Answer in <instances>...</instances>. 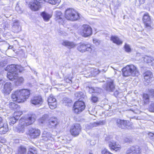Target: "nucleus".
<instances>
[{
	"label": "nucleus",
	"instance_id": "1",
	"mask_svg": "<svg viewBox=\"0 0 154 154\" xmlns=\"http://www.w3.org/2000/svg\"><path fill=\"white\" fill-rule=\"evenodd\" d=\"M30 94V91L28 90H17L13 93L11 98L14 101L18 103H22L29 98Z\"/></svg>",
	"mask_w": 154,
	"mask_h": 154
},
{
	"label": "nucleus",
	"instance_id": "2",
	"mask_svg": "<svg viewBox=\"0 0 154 154\" xmlns=\"http://www.w3.org/2000/svg\"><path fill=\"white\" fill-rule=\"evenodd\" d=\"M36 116L34 115H32L26 119L25 122L19 124L16 128V131L19 133H23L25 131V127L33 124L35 120Z\"/></svg>",
	"mask_w": 154,
	"mask_h": 154
},
{
	"label": "nucleus",
	"instance_id": "3",
	"mask_svg": "<svg viewBox=\"0 0 154 154\" xmlns=\"http://www.w3.org/2000/svg\"><path fill=\"white\" fill-rule=\"evenodd\" d=\"M65 17L67 20L75 21L79 18V14L74 9L69 8L66 10Z\"/></svg>",
	"mask_w": 154,
	"mask_h": 154
},
{
	"label": "nucleus",
	"instance_id": "4",
	"mask_svg": "<svg viewBox=\"0 0 154 154\" xmlns=\"http://www.w3.org/2000/svg\"><path fill=\"white\" fill-rule=\"evenodd\" d=\"M18 75L17 73L14 74L11 72H8L7 74V78L11 80H14V83L17 86L21 85L24 81L23 78L18 76Z\"/></svg>",
	"mask_w": 154,
	"mask_h": 154
},
{
	"label": "nucleus",
	"instance_id": "5",
	"mask_svg": "<svg viewBox=\"0 0 154 154\" xmlns=\"http://www.w3.org/2000/svg\"><path fill=\"white\" fill-rule=\"evenodd\" d=\"M116 123L117 126L119 128L123 129H131L133 126L132 123H130L129 121L120 119L116 120Z\"/></svg>",
	"mask_w": 154,
	"mask_h": 154
},
{
	"label": "nucleus",
	"instance_id": "6",
	"mask_svg": "<svg viewBox=\"0 0 154 154\" xmlns=\"http://www.w3.org/2000/svg\"><path fill=\"white\" fill-rule=\"evenodd\" d=\"M105 140L108 141L109 147L111 150L118 151L121 149V146L115 141L110 139L109 137H107Z\"/></svg>",
	"mask_w": 154,
	"mask_h": 154
},
{
	"label": "nucleus",
	"instance_id": "7",
	"mask_svg": "<svg viewBox=\"0 0 154 154\" xmlns=\"http://www.w3.org/2000/svg\"><path fill=\"white\" fill-rule=\"evenodd\" d=\"M80 33L84 37L90 36L92 34V29L91 27L88 25H83L81 27Z\"/></svg>",
	"mask_w": 154,
	"mask_h": 154
},
{
	"label": "nucleus",
	"instance_id": "8",
	"mask_svg": "<svg viewBox=\"0 0 154 154\" xmlns=\"http://www.w3.org/2000/svg\"><path fill=\"white\" fill-rule=\"evenodd\" d=\"M84 103L81 101H78L75 102L73 107L74 112L79 113L83 111L85 108Z\"/></svg>",
	"mask_w": 154,
	"mask_h": 154
},
{
	"label": "nucleus",
	"instance_id": "9",
	"mask_svg": "<svg viewBox=\"0 0 154 154\" xmlns=\"http://www.w3.org/2000/svg\"><path fill=\"white\" fill-rule=\"evenodd\" d=\"M135 69V66L133 65L127 66L122 69V75L125 77L130 76Z\"/></svg>",
	"mask_w": 154,
	"mask_h": 154
},
{
	"label": "nucleus",
	"instance_id": "10",
	"mask_svg": "<svg viewBox=\"0 0 154 154\" xmlns=\"http://www.w3.org/2000/svg\"><path fill=\"white\" fill-rule=\"evenodd\" d=\"M92 47L90 44L80 43L78 45L77 49L82 53L85 52L87 51L91 52L92 50Z\"/></svg>",
	"mask_w": 154,
	"mask_h": 154
},
{
	"label": "nucleus",
	"instance_id": "11",
	"mask_svg": "<svg viewBox=\"0 0 154 154\" xmlns=\"http://www.w3.org/2000/svg\"><path fill=\"white\" fill-rule=\"evenodd\" d=\"M143 20L146 27L148 29H152V22L150 17L147 13H146L144 15Z\"/></svg>",
	"mask_w": 154,
	"mask_h": 154
},
{
	"label": "nucleus",
	"instance_id": "12",
	"mask_svg": "<svg viewBox=\"0 0 154 154\" xmlns=\"http://www.w3.org/2000/svg\"><path fill=\"white\" fill-rule=\"evenodd\" d=\"M145 85H147L151 82L154 80L152 72L149 71H146L144 74Z\"/></svg>",
	"mask_w": 154,
	"mask_h": 154
},
{
	"label": "nucleus",
	"instance_id": "13",
	"mask_svg": "<svg viewBox=\"0 0 154 154\" xmlns=\"http://www.w3.org/2000/svg\"><path fill=\"white\" fill-rule=\"evenodd\" d=\"M2 93L6 94H9L12 90V85L10 82H6L1 88Z\"/></svg>",
	"mask_w": 154,
	"mask_h": 154
},
{
	"label": "nucleus",
	"instance_id": "14",
	"mask_svg": "<svg viewBox=\"0 0 154 154\" xmlns=\"http://www.w3.org/2000/svg\"><path fill=\"white\" fill-rule=\"evenodd\" d=\"M103 87L108 91H113L115 89L113 81L111 79H108L107 81L106 84L104 85Z\"/></svg>",
	"mask_w": 154,
	"mask_h": 154
},
{
	"label": "nucleus",
	"instance_id": "15",
	"mask_svg": "<svg viewBox=\"0 0 154 154\" xmlns=\"http://www.w3.org/2000/svg\"><path fill=\"white\" fill-rule=\"evenodd\" d=\"M81 131V126L79 124H76L72 126L70 131L71 134L75 136L78 135Z\"/></svg>",
	"mask_w": 154,
	"mask_h": 154
},
{
	"label": "nucleus",
	"instance_id": "16",
	"mask_svg": "<svg viewBox=\"0 0 154 154\" xmlns=\"http://www.w3.org/2000/svg\"><path fill=\"white\" fill-rule=\"evenodd\" d=\"M39 130L36 128H31L29 129L28 135L32 139H35L38 137L40 134Z\"/></svg>",
	"mask_w": 154,
	"mask_h": 154
},
{
	"label": "nucleus",
	"instance_id": "17",
	"mask_svg": "<svg viewBox=\"0 0 154 154\" xmlns=\"http://www.w3.org/2000/svg\"><path fill=\"white\" fill-rule=\"evenodd\" d=\"M31 103L35 106H41L43 103V100L41 96H36L32 97Z\"/></svg>",
	"mask_w": 154,
	"mask_h": 154
},
{
	"label": "nucleus",
	"instance_id": "18",
	"mask_svg": "<svg viewBox=\"0 0 154 154\" xmlns=\"http://www.w3.org/2000/svg\"><path fill=\"white\" fill-rule=\"evenodd\" d=\"M48 103L49 106L51 109H54L57 107V101L56 99L53 96L51 95L48 98Z\"/></svg>",
	"mask_w": 154,
	"mask_h": 154
},
{
	"label": "nucleus",
	"instance_id": "19",
	"mask_svg": "<svg viewBox=\"0 0 154 154\" xmlns=\"http://www.w3.org/2000/svg\"><path fill=\"white\" fill-rule=\"evenodd\" d=\"M106 121L105 120H100L94 122L90 123L89 125H86V130H89L93 128L104 125Z\"/></svg>",
	"mask_w": 154,
	"mask_h": 154
},
{
	"label": "nucleus",
	"instance_id": "20",
	"mask_svg": "<svg viewBox=\"0 0 154 154\" xmlns=\"http://www.w3.org/2000/svg\"><path fill=\"white\" fill-rule=\"evenodd\" d=\"M41 4V2L37 0H35L30 3V7L32 10L36 11L38 10L40 8Z\"/></svg>",
	"mask_w": 154,
	"mask_h": 154
},
{
	"label": "nucleus",
	"instance_id": "21",
	"mask_svg": "<svg viewBox=\"0 0 154 154\" xmlns=\"http://www.w3.org/2000/svg\"><path fill=\"white\" fill-rule=\"evenodd\" d=\"M48 125L51 128H55L59 124L58 119L55 117H52L49 120Z\"/></svg>",
	"mask_w": 154,
	"mask_h": 154
},
{
	"label": "nucleus",
	"instance_id": "22",
	"mask_svg": "<svg viewBox=\"0 0 154 154\" xmlns=\"http://www.w3.org/2000/svg\"><path fill=\"white\" fill-rule=\"evenodd\" d=\"M42 137L43 140H44L48 141L51 140L52 141V143L51 144L48 143V146H49V147L51 148V145L52 143L53 144L54 143V141H52L53 138L51 137V134L45 131L43 132L42 134Z\"/></svg>",
	"mask_w": 154,
	"mask_h": 154
},
{
	"label": "nucleus",
	"instance_id": "23",
	"mask_svg": "<svg viewBox=\"0 0 154 154\" xmlns=\"http://www.w3.org/2000/svg\"><path fill=\"white\" fill-rule=\"evenodd\" d=\"M55 20L59 23L61 24H63L64 21L63 19V15L61 12L59 11H57L56 12Z\"/></svg>",
	"mask_w": 154,
	"mask_h": 154
},
{
	"label": "nucleus",
	"instance_id": "24",
	"mask_svg": "<svg viewBox=\"0 0 154 154\" xmlns=\"http://www.w3.org/2000/svg\"><path fill=\"white\" fill-rule=\"evenodd\" d=\"M62 44L69 49L74 48L76 46V44L68 40H64L62 42Z\"/></svg>",
	"mask_w": 154,
	"mask_h": 154
},
{
	"label": "nucleus",
	"instance_id": "25",
	"mask_svg": "<svg viewBox=\"0 0 154 154\" xmlns=\"http://www.w3.org/2000/svg\"><path fill=\"white\" fill-rule=\"evenodd\" d=\"M16 65L14 64H11L7 66L5 69V70L8 71V72H11L13 73H17L16 72Z\"/></svg>",
	"mask_w": 154,
	"mask_h": 154
},
{
	"label": "nucleus",
	"instance_id": "26",
	"mask_svg": "<svg viewBox=\"0 0 154 154\" xmlns=\"http://www.w3.org/2000/svg\"><path fill=\"white\" fill-rule=\"evenodd\" d=\"M41 15L44 20L45 21H48L52 16V14H49L45 11L42 12Z\"/></svg>",
	"mask_w": 154,
	"mask_h": 154
},
{
	"label": "nucleus",
	"instance_id": "27",
	"mask_svg": "<svg viewBox=\"0 0 154 154\" xmlns=\"http://www.w3.org/2000/svg\"><path fill=\"white\" fill-rule=\"evenodd\" d=\"M8 131V125L6 123H4L0 128V134H5Z\"/></svg>",
	"mask_w": 154,
	"mask_h": 154
},
{
	"label": "nucleus",
	"instance_id": "28",
	"mask_svg": "<svg viewBox=\"0 0 154 154\" xmlns=\"http://www.w3.org/2000/svg\"><path fill=\"white\" fill-rule=\"evenodd\" d=\"M49 120L48 115L47 114H45L39 119L38 121L41 124H45Z\"/></svg>",
	"mask_w": 154,
	"mask_h": 154
},
{
	"label": "nucleus",
	"instance_id": "29",
	"mask_svg": "<svg viewBox=\"0 0 154 154\" xmlns=\"http://www.w3.org/2000/svg\"><path fill=\"white\" fill-rule=\"evenodd\" d=\"M111 40L113 43L117 45H121L122 43V41L117 36H112L111 38Z\"/></svg>",
	"mask_w": 154,
	"mask_h": 154
},
{
	"label": "nucleus",
	"instance_id": "30",
	"mask_svg": "<svg viewBox=\"0 0 154 154\" xmlns=\"http://www.w3.org/2000/svg\"><path fill=\"white\" fill-rule=\"evenodd\" d=\"M143 100L144 104L145 105L148 104L149 102V97L147 94H143Z\"/></svg>",
	"mask_w": 154,
	"mask_h": 154
},
{
	"label": "nucleus",
	"instance_id": "31",
	"mask_svg": "<svg viewBox=\"0 0 154 154\" xmlns=\"http://www.w3.org/2000/svg\"><path fill=\"white\" fill-rule=\"evenodd\" d=\"M26 149L22 146L19 147L17 154H26Z\"/></svg>",
	"mask_w": 154,
	"mask_h": 154
},
{
	"label": "nucleus",
	"instance_id": "32",
	"mask_svg": "<svg viewBox=\"0 0 154 154\" xmlns=\"http://www.w3.org/2000/svg\"><path fill=\"white\" fill-rule=\"evenodd\" d=\"M9 106L12 109H19L20 108V107L14 103H10L9 104Z\"/></svg>",
	"mask_w": 154,
	"mask_h": 154
},
{
	"label": "nucleus",
	"instance_id": "33",
	"mask_svg": "<svg viewBox=\"0 0 154 154\" xmlns=\"http://www.w3.org/2000/svg\"><path fill=\"white\" fill-rule=\"evenodd\" d=\"M44 1L52 5L59 4L61 2V0H44Z\"/></svg>",
	"mask_w": 154,
	"mask_h": 154
},
{
	"label": "nucleus",
	"instance_id": "34",
	"mask_svg": "<svg viewBox=\"0 0 154 154\" xmlns=\"http://www.w3.org/2000/svg\"><path fill=\"white\" fill-rule=\"evenodd\" d=\"M143 58L144 61L148 63H151L152 60L153 59V58L152 57L147 56H146L145 57Z\"/></svg>",
	"mask_w": 154,
	"mask_h": 154
},
{
	"label": "nucleus",
	"instance_id": "35",
	"mask_svg": "<svg viewBox=\"0 0 154 154\" xmlns=\"http://www.w3.org/2000/svg\"><path fill=\"white\" fill-rule=\"evenodd\" d=\"M126 154H135V147L132 146L128 148L126 152Z\"/></svg>",
	"mask_w": 154,
	"mask_h": 154
},
{
	"label": "nucleus",
	"instance_id": "36",
	"mask_svg": "<svg viewBox=\"0 0 154 154\" xmlns=\"http://www.w3.org/2000/svg\"><path fill=\"white\" fill-rule=\"evenodd\" d=\"M15 117L13 116L11 117L9 119V123L10 125H13L16 122L17 120L18 119L15 118Z\"/></svg>",
	"mask_w": 154,
	"mask_h": 154
},
{
	"label": "nucleus",
	"instance_id": "37",
	"mask_svg": "<svg viewBox=\"0 0 154 154\" xmlns=\"http://www.w3.org/2000/svg\"><path fill=\"white\" fill-rule=\"evenodd\" d=\"M22 114V112L21 111H16L14 113V116L18 120L20 116Z\"/></svg>",
	"mask_w": 154,
	"mask_h": 154
},
{
	"label": "nucleus",
	"instance_id": "38",
	"mask_svg": "<svg viewBox=\"0 0 154 154\" xmlns=\"http://www.w3.org/2000/svg\"><path fill=\"white\" fill-rule=\"evenodd\" d=\"M148 110L149 111L152 112L154 111V102H152L149 105Z\"/></svg>",
	"mask_w": 154,
	"mask_h": 154
},
{
	"label": "nucleus",
	"instance_id": "39",
	"mask_svg": "<svg viewBox=\"0 0 154 154\" xmlns=\"http://www.w3.org/2000/svg\"><path fill=\"white\" fill-rule=\"evenodd\" d=\"M147 92L148 93L149 95L152 97H154V89L149 88L146 90Z\"/></svg>",
	"mask_w": 154,
	"mask_h": 154
},
{
	"label": "nucleus",
	"instance_id": "40",
	"mask_svg": "<svg viewBox=\"0 0 154 154\" xmlns=\"http://www.w3.org/2000/svg\"><path fill=\"white\" fill-rule=\"evenodd\" d=\"M82 93L81 92H76L75 95L76 97L78 99H80L81 98H84L83 96H85L84 95H82Z\"/></svg>",
	"mask_w": 154,
	"mask_h": 154
},
{
	"label": "nucleus",
	"instance_id": "41",
	"mask_svg": "<svg viewBox=\"0 0 154 154\" xmlns=\"http://www.w3.org/2000/svg\"><path fill=\"white\" fill-rule=\"evenodd\" d=\"M16 72L17 74L18 72H21L23 70V68L20 65H16Z\"/></svg>",
	"mask_w": 154,
	"mask_h": 154
},
{
	"label": "nucleus",
	"instance_id": "42",
	"mask_svg": "<svg viewBox=\"0 0 154 154\" xmlns=\"http://www.w3.org/2000/svg\"><path fill=\"white\" fill-rule=\"evenodd\" d=\"M36 151L34 149L30 148L29 149L27 154H36Z\"/></svg>",
	"mask_w": 154,
	"mask_h": 154
},
{
	"label": "nucleus",
	"instance_id": "43",
	"mask_svg": "<svg viewBox=\"0 0 154 154\" xmlns=\"http://www.w3.org/2000/svg\"><path fill=\"white\" fill-rule=\"evenodd\" d=\"M141 152V148L138 146H135V154H140Z\"/></svg>",
	"mask_w": 154,
	"mask_h": 154
},
{
	"label": "nucleus",
	"instance_id": "44",
	"mask_svg": "<svg viewBox=\"0 0 154 154\" xmlns=\"http://www.w3.org/2000/svg\"><path fill=\"white\" fill-rule=\"evenodd\" d=\"M125 51L127 52H130L131 51V48L129 45L125 44L124 46Z\"/></svg>",
	"mask_w": 154,
	"mask_h": 154
},
{
	"label": "nucleus",
	"instance_id": "45",
	"mask_svg": "<svg viewBox=\"0 0 154 154\" xmlns=\"http://www.w3.org/2000/svg\"><path fill=\"white\" fill-rule=\"evenodd\" d=\"M101 153L102 154H113L108 151V150L106 149H102Z\"/></svg>",
	"mask_w": 154,
	"mask_h": 154
},
{
	"label": "nucleus",
	"instance_id": "46",
	"mask_svg": "<svg viewBox=\"0 0 154 154\" xmlns=\"http://www.w3.org/2000/svg\"><path fill=\"white\" fill-rule=\"evenodd\" d=\"M88 88L89 92L90 93H92L97 92L96 89H94V88L92 87L90 88V87H89Z\"/></svg>",
	"mask_w": 154,
	"mask_h": 154
},
{
	"label": "nucleus",
	"instance_id": "47",
	"mask_svg": "<svg viewBox=\"0 0 154 154\" xmlns=\"http://www.w3.org/2000/svg\"><path fill=\"white\" fill-rule=\"evenodd\" d=\"M98 98L97 97L92 96L91 97V100L94 103H96L98 101Z\"/></svg>",
	"mask_w": 154,
	"mask_h": 154
},
{
	"label": "nucleus",
	"instance_id": "48",
	"mask_svg": "<svg viewBox=\"0 0 154 154\" xmlns=\"http://www.w3.org/2000/svg\"><path fill=\"white\" fill-rule=\"evenodd\" d=\"M149 137L153 141H154V134L152 133H149L148 134Z\"/></svg>",
	"mask_w": 154,
	"mask_h": 154
},
{
	"label": "nucleus",
	"instance_id": "49",
	"mask_svg": "<svg viewBox=\"0 0 154 154\" xmlns=\"http://www.w3.org/2000/svg\"><path fill=\"white\" fill-rule=\"evenodd\" d=\"M7 64V61H2L0 62V66L2 67H3Z\"/></svg>",
	"mask_w": 154,
	"mask_h": 154
},
{
	"label": "nucleus",
	"instance_id": "50",
	"mask_svg": "<svg viewBox=\"0 0 154 154\" xmlns=\"http://www.w3.org/2000/svg\"><path fill=\"white\" fill-rule=\"evenodd\" d=\"M93 42L96 45H99L100 42V41L96 38L93 39Z\"/></svg>",
	"mask_w": 154,
	"mask_h": 154
},
{
	"label": "nucleus",
	"instance_id": "51",
	"mask_svg": "<svg viewBox=\"0 0 154 154\" xmlns=\"http://www.w3.org/2000/svg\"><path fill=\"white\" fill-rule=\"evenodd\" d=\"M140 75L139 72L136 67H135V76H138Z\"/></svg>",
	"mask_w": 154,
	"mask_h": 154
},
{
	"label": "nucleus",
	"instance_id": "52",
	"mask_svg": "<svg viewBox=\"0 0 154 154\" xmlns=\"http://www.w3.org/2000/svg\"><path fill=\"white\" fill-rule=\"evenodd\" d=\"M64 100L65 101V103H68V102H70L71 100H68L67 98H65L64 99Z\"/></svg>",
	"mask_w": 154,
	"mask_h": 154
},
{
	"label": "nucleus",
	"instance_id": "53",
	"mask_svg": "<svg viewBox=\"0 0 154 154\" xmlns=\"http://www.w3.org/2000/svg\"><path fill=\"white\" fill-rule=\"evenodd\" d=\"M13 27V28H14V29H16V28H17V27L18 28H20V26H18L17 25L14 24Z\"/></svg>",
	"mask_w": 154,
	"mask_h": 154
},
{
	"label": "nucleus",
	"instance_id": "54",
	"mask_svg": "<svg viewBox=\"0 0 154 154\" xmlns=\"http://www.w3.org/2000/svg\"><path fill=\"white\" fill-rule=\"evenodd\" d=\"M145 0H139V2L140 4H143L145 2Z\"/></svg>",
	"mask_w": 154,
	"mask_h": 154
},
{
	"label": "nucleus",
	"instance_id": "55",
	"mask_svg": "<svg viewBox=\"0 0 154 154\" xmlns=\"http://www.w3.org/2000/svg\"><path fill=\"white\" fill-rule=\"evenodd\" d=\"M150 64L152 66H154V59L153 58V59L152 60V61L150 63Z\"/></svg>",
	"mask_w": 154,
	"mask_h": 154
},
{
	"label": "nucleus",
	"instance_id": "56",
	"mask_svg": "<svg viewBox=\"0 0 154 154\" xmlns=\"http://www.w3.org/2000/svg\"><path fill=\"white\" fill-rule=\"evenodd\" d=\"M119 94V92L117 91H116L114 93V94L115 95V96H117L118 95V94Z\"/></svg>",
	"mask_w": 154,
	"mask_h": 154
},
{
	"label": "nucleus",
	"instance_id": "57",
	"mask_svg": "<svg viewBox=\"0 0 154 154\" xmlns=\"http://www.w3.org/2000/svg\"><path fill=\"white\" fill-rule=\"evenodd\" d=\"M94 72H96V74H97L99 73V72L97 69H94Z\"/></svg>",
	"mask_w": 154,
	"mask_h": 154
},
{
	"label": "nucleus",
	"instance_id": "58",
	"mask_svg": "<svg viewBox=\"0 0 154 154\" xmlns=\"http://www.w3.org/2000/svg\"><path fill=\"white\" fill-rule=\"evenodd\" d=\"M4 82V81L2 79L0 80V85L2 84Z\"/></svg>",
	"mask_w": 154,
	"mask_h": 154
},
{
	"label": "nucleus",
	"instance_id": "59",
	"mask_svg": "<svg viewBox=\"0 0 154 154\" xmlns=\"http://www.w3.org/2000/svg\"><path fill=\"white\" fill-rule=\"evenodd\" d=\"M141 119L139 117H137L136 118V119L137 120H140Z\"/></svg>",
	"mask_w": 154,
	"mask_h": 154
},
{
	"label": "nucleus",
	"instance_id": "60",
	"mask_svg": "<svg viewBox=\"0 0 154 154\" xmlns=\"http://www.w3.org/2000/svg\"><path fill=\"white\" fill-rule=\"evenodd\" d=\"M128 140V138H126L125 140V141L126 142H130V140H129V141H128V140Z\"/></svg>",
	"mask_w": 154,
	"mask_h": 154
},
{
	"label": "nucleus",
	"instance_id": "61",
	"mask_svg": "<svg viewBox=\"0 0 154 154\" xmlns=\"http://www.w3.org/2000/svg\"><path fill=\"white\" fill-rule=\"evenodd\" d=\"M140 55L139 53H137L136 56V57H137V56H139Z\"/></svg>",
	"mask_w": 154,
	"mask_h": 154
},
{
	"label": "nucleus",
	"instance_id": "62",
	"mask_svg": "<svg viewBox=\"0 0 154 154\" xmlns=\"http://www.w3.org/2000/svg\"><path fill=\"white\" fill-rule=\"evenodd\" d=\"M89 154H93L91 153H89Z\"/></svg>",
	"mask_w": 154,
	"mask_h": 154
},
{
	"label": "nucleus",
	"instance_id": "63",
	"mask_svg": "<svg viewBox=\"0 0 154 154\" xmlns=\"http://www.w3.org/2000/svg\"><path fill=\"white\" fill-rule=\"evenodd\" d=\"M153 1H154V0H153Z\"/></svg>",
	"mask_w": 154,
	"mask_h": 154
}]
</instances>
